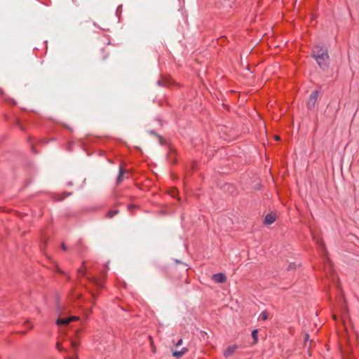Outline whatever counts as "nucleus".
Masks as SVG:
<instances>
[{
	"mask_svg": "<svg viewBox=\"0 0 359 359\" xmlns=\"http://www.w3.org/2000/svg\"><path fill=\"white\" fill-rule=\"evenodd\" d=\"M252 337L254 339L253 344H256L257 342V338H258V331L257 330H254L252 332Z\"/></svg>",
	"mask_w": 359,
	"mask_h": 359,
	"instance_id": "1a4fd4ad",
	"label": "nucleus"
},
{
	"mask_svg": "<svg viewBox=\"0 0 359 359\" xmlns=\"http://www.w3.org/2000/svg\"><path fill=\"white\" fill-rule=\"evenodd\" d=\"M182 344V339H180L176 344V346H180Z\"/></svg>",
	"mask_w": 359,
	"mask_h": 359,
	"instance_id": "aec40b11",
	"label": "nucleus"
},
{
	"mask_svg": "<svg viewBox=\"0 0 359 359\" xmlns=\"http://www.w3.org/2000/svg\"><path fill=\"white\" fill-rule=\"evenodd\" d=\"M67 359H72V358H67Z\"/></svg>",
	"mask_w": 359,
	"mask_h": 359,
	"instance_id": "393cba45",
	"label": "nucleus"
},
{
	"mask_svg": "<svg viewBox=\"0 0 359 359\" xmlns=\"http://www.w3.org/2000/svg\"><path fill=\"white\" fill-rule=\"evenodd\" d=\"M123 174H124V170L122 168H121L119 169V173H118V176L117 177V184L121 183V182L122 181Z\"/></svg>",
	"mask_w": 359,
	"mask_h": 359,
	"instance_id": "6e6552de",
	"label": "nucleus"
},
{
	"mask_svg": "<svg viewBox=\"0 0 359 359\" xmlns=\"http://www.w3.org/2000/svg\"><path fill=\"white\" fill-rule=\"evenodd\" d=\"M177 193V190L175 188H173L171 191H170V195L172 196V197H175L176 194Z\"/></svg>",
	"mask_w": 359,
	"mask_h": 359,
	"instance_id": "2eb2a0df",
	"label": "nucleus"
},
{
	"mask_svg": "<svg viewBox=\"0 0 359 359\" xmlns=\"http://www.w3.org/2000/svg\"><path fill=\"white\" fill-rule=\"evenodd\" d=\"M61 246H62V250H67V247L65 246V245L64 243H62Z\"/></svg>",
	"mask_w": 359,
	"mask_h": 359,
	"instance_id": "4be33fe9",
	"label": "nucleus"
},
{
	"mask_svg": "<svg viewBox=\"0 0 359 359\" xmlns=\"http://www.w3.org/2000/svg\"><path fill=\"white\" fill-rule=\"evenodd\" d=\"M187 351H188V349L187 348H182L181 351H174L172 352V356L176 358H180L182 355H184Z\"/></svg>",
	"mask_w": 359,
	"mask_h": 359,
	"instance_id": "39448f33",
	"label": "nucleus"
},
{
	"mask_svg": "<svg viewBox=\"0 0 359 359\" xmlns=\"http://www.w3.org/2000/svg\"><path fill=\"white\" fill-rule=\"evenodd\" d=\"M3 93L2 90L0 89V95Z\"/></svg>",
	"mask_w": 359,
	"mask_h": 359,
	"instance_id": "b1692460",
	"label": "nucleus"
},
{
	"mask_svg": "<svg viewBox=\"0 0 359 359\" xmlns=\"http://www.w3.org/2000/svg\"><path fill=\"white\" fill-rule=\"evenodd\" d=\"M312 56L322 69H327L330 57L326 48L316 46L312 50Z\"/></svg>",
	"mask_w": 359,
	"mask_h": 359,
	"instance_id": "f257e3e1",
	"label": "nucleus"
},
{
	"mask_svg": "<svg viewBox=\"0 0 359 359\" xmlns=\"http://www.w3.org/2000/svg\"><path fill=\"white\" fill-rule=\"evenodd\" d=\"M173 154H174V153H173V152H170V153L169 154V156H169V158H170V160H172L173 161H175V157H174V156H173Z\"/></svg>",
	"mask_w": 359,
	"mask_h": 359,
	"instance_id": "f3484780",
	"label": "nucleus"
},
{
	"mask_svg": "<svg viewBox=\"0 0 359 359\" xmlns=\"http://www.w3.org/2000/svg\"><path fill=\"white\" fill-rule=\"evenodd\" d=\"M268 317H269V313L266 311L262 312V313L259 316V318L263 320H266L268 318Z\"/></svg>",
	"mask_w": 359,
	"mask_h": 359,
	"instance_id": "9d476101",
	"label": "nucleus"
},
{
	"mask_svg": "<svg viewBox=\"0 0 359 359\" xmlns=\"http://www.w3.org/2000/svg\"><path fill=\"white\" fill-rule=\"evenodd\" d=\"M296 269V265L293 263H291L289 264L288 267H287V270H292V269Z\"/></svg>",
	"mask_w": 359,
	"mask_h": 359,
	"instance_id": "dca6fc26",
	"label": "nucleus"
},
{
	"mask_svg": "<svg viewBox=\"0 0 359 359\" xmlns=\"http://www.w3.org/2000/svg\"><path fill=\"white\" fill-rule=\"evenodd\" d=\"M275 222V216L273 214H268L264 218L265 224H271Z\"/></svg>",
	"mask_w": 359,
	"mask_h": 359,
	"instance_id": "423d86ee",
	"label": "nucleus"
},
{
	"mask_svg": "<svg viewBox=\"0 0 359 359\" xmlns=\"http://www.w3.org/2000/svg\"><path fill=\"white\" fill-rule=\"evenodd\" d=\"M318 91H313L310 97H309V101H308V107L309 108H312V107H314L315 106V104L318 100Z\"/></svg>",
	"mask_w": 359,
	"mask_h": 359,
	"instance_id": "f03ea898",
	"label": "nucleus"
},
{
	"mask_svg": "<svg viewBox=\"0 0 359 359\" xmlns=\"http://www.w3.org/2000/svg\"><path fill=\"white\" fill-rule=\"evenodd\" d=\"M70 323V320H69V318H58L56 320V324L58 325H67Z\"/></svg>",
	"mask_w": 359,
	"mask_h": 359,
	"instance_id": "0eeeda50",
	"label": "nucleus"
},
{
	"mask_svg": "<svg viewBox=\"0 0 359 359\" xmlns=\"http://www.w3.org/2000/svg\"><path fill=\"white\" fill-rule=\"evenodd\" d=\"M79 319V317L77 316H72L69 318V320H70V322L74 321Z\"/></svg>",
	"mask_w": 359,
	"mask_h": 359,
	"instance_id": "a211bd4d",
	"label": "nucleus"
},
{
	"mask_svg": "<svg viewBox=\"0 0 359 359\" xmlns=\"http://www.w3.org/2000/svg\"><path fill=\"white\" fill-rule=\"evenodd\" d=\"M78 272L82 276H84L86 274L85 271L82 269H79Z\"/></svg>",
	"mask_w": 359,
	"mask_h": 359,
	"instance_id": "6ab92c4d",
	"label": "nucleus"
},
{
	"mask_svg": "<svg viewBox=\"0 0 359 359\" xmlns=\"http://www.w3.org/2000/svg\"><path fill=\"white\" fill-rule=\"evenodd\" d=\"M57 348L60 351H66V350L63 349L62 347V344L60 342H57L56 344Z\"/></svg>",
	"mask_w": 359,
	"mask_h": 359,
	"instance_id": "4468645a",
	"label": "nucleus"
},
{
	"mask_svg": "<svg viewBox=\"0 0 359 359\" xmlns=\"http://www.w3.org/2000/svg\"><path fill=\"white\" fill-rule=\"evenodd\" d=\"M118 210H111L109 211L107 215L109 218H112L115 215L118 214Z\"/></svg>",
	"mask_w": 359,
	"mask_h": 359,
	"instance_id": "f8f14e48",
	"label": "nucleus"
},
{
	"mask_svg": "<svg viewBox=\"0 0 359 359\" xmlns=\"http://www.w3.org/2000/svg\"><path fill=\"white\" fill-rule=\"evenodd\" d=\"M71 346H72V347L74 349H76L78 347V346H79V343L77 341H76L72 340L71 341Z\"/></svg>",
	"mask_w": 359,
	"mask_h": 359,
	"instance_id": "ddd939ff",
	"label": "nucleus"
},
{
	"mask_svg": "<svg viewBox=\"0 0 359 359\" xmlns=\"http://www.w3.org/2000/svg\"><path fill=\"white\" fill-rule=\"evenodd\" d=\"M237 348L238 346L236 345L229 346L224 353V356L226 358L231 356L236 351Z\"/></svg>",
	"mask_w": 359,
	"mask_h": 359,
	"instance_id": "20e7f679",
	"label": "nucleus"
},
{
	"mask_svg": "<svg viewBox=\"0 0 359 359\" xmlns=\"http://www.w3.org/2000/svg\"><path fill=\"white\" fill-rule=\"evenodd\" d=\"M226 276L224 274L219 273L212 276V280L216 283H222L226 281Z\"/></svg>",
	"mask_w": 359,
	"mask_h": 359,
	"instance_id": "7ed1b4c3",
	"label": "nucleus"
},
{
	"mask_svg": "<svg viewBox=\"0 0 359 359\" xmlns=\"http://www.w3.org/2000/svg\"><path fill=\"white\" fill-rule=\"evenodd\" d=\"M89 279L97 286L98 287H101V283H100V281L95 277H93V278H89Z\"/></svg>",
	"mask_w": 359,
	"mask_h": 359,
	"instance_id": "9b49d317",
	"label": "nucleus"
},
{
	"mask_svg": "<svg viewBox=\"0 0 359 359\" xmlns=\"http://www.w3.org/2000/svg\"><path fill=\"white\" fill-rule=\"evenodd\" d=\"M274 138H275V140H276V141H278V140H280V136H278V135H275V136H274Z\"/></svg>",
	"mask_w": 359,
	"mask_h": 359,
	"instance_id": "412c9836",
	"label": "nucleus"
},
{
	"mask_svg": "<svg viewBox=\"0 0 359 359\" xmlns=\"http://www.w3.org/2000/svg\"><path fill=\"white\" fill-rule=\"evenodd\" d=\"M308 339H309V334H305V341H306Z\"/></svg>",
	"mask_w": 359,
	"mask_h": 359,
	"instance_id": "5701e85b",
	"label": "nucleus"
}]
</instances>
